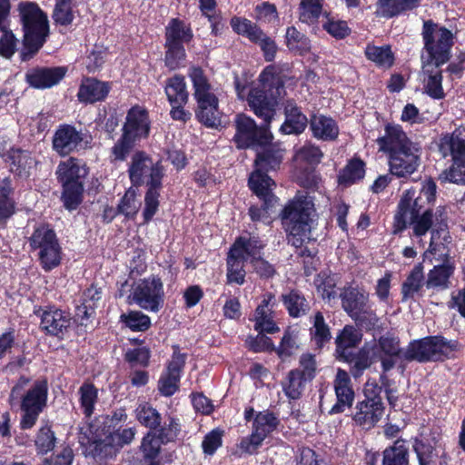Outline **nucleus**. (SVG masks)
Here are the masks:
<instances>
[{"mask_svg": "<svg viewBox=\"0 0 465 465\" xmlns=\"http://www.w3.org/2000/svg\"><path fill=\"white\" fill-rule=\"evenodd\" d=\"M71 323L70 314L54 307L45 310L41 315V327L51 335H63Z\"/></svg>", "mask_w": 465, "mask_h": 465, "instance_id": "nucleus-21", "label": "nucleus"}, {"mask_svg": "<svg viewBox=\"0 0 465 465\" xmlns=\"http://www.w3.org/2000/svg\"><path fill=\"white\" fill-rule=\"evenodd\" d=\"M367 58L380 66L390 67L393 64V54L390 46L368 45L365 49Z\"/></svg>", "mask_w": 465, "mask_h": 465, "instance_id": "nucleus-50", "label": "nucleus"}, {"mask_svg": "<svg viewBox=\"0 0 465 465\" xmlns=\"http://www.w3.org/2000/svg\"><path fill=\"white\" fill-rule=\"evenodd\" d=\"M42 268L45 272H49L56 268L62 260V248L59 242L45 248L41 252L36 254Z\"/></svg>", "mask_w": 465, "mask_h": 465, "instance_id": "nucleus-44", "label": "nucleus"}, {"mask_svg": "<svg viewBox=\"0 0 465 465\" xmlns=\"http://www.w3.org/2000/svg\"><path fill=\"white\" fill-rule=\"evenodd\" d=\"M165 94L170 104H186L188 102V92L184 77L174 75L167 80Z\"/></svg>", "mask_w": 465, "mask_h": 465, "instance_id": "nucleus-33", "label": "nucleus"}, {"mask_svg": "<svg viewBox=\"0 0 465 465\" xmlns=\"http://www.w3.org/2000/svg\"><path fill=\"white\" fill-rule=\"evenodd\" d=\"M419 5L420 0H377L376 14L381 17L391 18L413 10Z\"/></svg>", "mask_w": 465, "mask_h": 465, "instance_id": "nucleus-29", "label": "nucleus"}, {"mask_svg": "<svg viewBox=\"0 0 465 465\" xmlns=\"http://www.w3.org/2000/svg\"><path fill=\"white\" fill-rule=\"evenodd\" d=\"M189 77L193 83V96L197 104H219L218 97L202 68L192 67Z\"/></svg>", "mask_w": 465, "mask_h": 465, "instance_id": "nucleus-22", "label": "nucleus"}, {"mask_svg": "<svg viewBox=\"0 0 465 465\" xmlns=\"http://www.w3.org/2000/svg\"><path fill=\"white\" fill-rule=\"evenodd\" d=\"M219 104H197L196 117L208 127H216L221 124V113Z\"/></svg>", "mask_w": 465, "mask_h": 465, "instance_id": "nucleus-45", "label": "nucleus"}, {"mask_svg": "<svg viewBox=\"0 0 465 465\" xmlns=\"http://www.w3.org/2000/svg\"><path fill=\"white\" fill-rule=\"evenodd\" d=\"M264 243L255 236L249 238L240 237L238 238L230 252L232 255L238 256L243 261L248 259L252 260L260 256L261 250L264 247Z\"/></svg>", "mask_w": 465, "mask_h": 465, "instance_id": "nucleus-31", "label": "nucleus"}, {"mask_svg": "<svg viewBox=\"0 0 465 465\" xmlns=\"http://www.w3.org/2000/svg\"><path fill=\"white\" fill-rule=\"evenodd\" d=\"M382 465H409V450L402 440L383 451Z\"/></svg>", "mask_w": 465, "mask_h": 465, "instance_id": "nucleus-38", "label": "nucleus"}, {"mask_svg": "<svg viewBox=\"0 0 465 465\" xmlns=\"http://www.w3.org/2000/svg\"><path fill=\"white\" fill-rule=\"evenodd\" d=\"M421 35L427 53V56H421L422 62L434 63L436 65L447 63L450 57L453 34L432 21H425Z\"/></svg>", "mask_w": 465, "mask_h": 465, "instance_id": "nucleus-5", "label": "nucleus"}, {"mask_svg": "<svg viewBox=\"0 0 465 465\" xmlns=\"http://www.w3.org/2000/svg\"><path fill=\"white\" fill-rule=\"evenodd\" d=\"M87 171L80 161L69 158L59 163L56 175L64 187L63 201L66 209L74 210L81 202L84 185L82 179Z\"/></svg>", "mask_w": 465, "mask_h": 465, "instance_id": "nucleus-6", "label": "nucleus"}, {"mask_svg": "<svg viewBox=\"0 0 465 465\" xmlns=\"http://www.w3.org/2000/svg\"><path fill=\"white\" fill-rule=\"evenodd\" d=\"M162 441L155 432L149 431L143 439L141 449L145 458L154 459L160 452Z\"/></svg>", "mask_w": 465, "mask_h": 465, "instance_id": "nucleus-61", "label": "nucleus"}, {"mask_svg": "<svg viewBox=\"0 0 465 465\" xmlns=\"http://www.w3.org/2000/svg\"><path fill=\"white\" fill-rule=\"evenodd\" d=\"M8 161L11 171L21 176L27 175L35 163L28 151L21 149H11L8 153Z\"/></svg>", "mask_w": 465, "mask_h": 465, "instance_id": "nucleus-37", "label": "nucleus"}, {"mask_svg": "<svg viewBox=\"0 0 465 465\" xmlns=\"http://www.w3.org/2000/svg\"><path fill=\"white\" fill-rule=\"evenodd\" d=\"M251 190L262 199L267 206L274 205L276 197L272 193L275 183L263 172L255 170L249 178Z\"/></svg>", "mask_w": 465, "mask_h": 465, "instance_id": "nucleus-25", "label": "nucleus"}, {"mask_svg": "<svg viewBox=\"0 0 465 465\" xmlns=\"http://www.w3.org/2000/svg\"><path fill=\"white\" fill-rule=\"evenodd\" d=\"M309 381L298 371L292 370L282 382V391L289 399L297 400L302 395Z\"/></svg>", "mask_w": 465, "mask_h": 465, "instance_id": "nucleus-35", "label": "nucleus"}, {"mask_svg": "<svg viewBox=\"0 0 465 465\" xmlns=\"http://www.w3.org/2000/svg\"><path fill=\"white\" fill-rule=\"evenodd\" d=\"M129 303L140 308L158 312L163 305L164 291L162 280L155 275L140 279L132 284L128 296Z\"/></svg>", "mask_w": 465, "mask_h": 465, "instance_id": "nucleus-7", "label": "nucleus"}, {"mask_svg": "<svg viewBox=\"0 0 465 465\" xmlns=\"http://www.w3.org/2000/svg\"><path fill=\"white\" fill-rule=\"evenodd\" d=\"M161 185H148V190L144 197L143 218L145 222H149L156 213L159 206V190Z\"/></svg>", "mask_w": 465, "mask_h": 465, "instance_id": "nucleus-56", "label": "nucleus"}, {"mask_svg": "<svg viewBox=\"0 0 465 465\" xmlns=\"http://www.w3.org/2000/svg\"><path fill=\"white\" fill-rule=\"evenodd\" d=\"M135 417L142 425L150 429H155L161 423V414L147 402L140 403L137 406Z\"/></svg>", "mask_w": 465, "mask_h": 465, "instance_id": "nucleus-42", "label": "nucleus"}, {"mask_svg": "<svg viewBox=\"0 0 465 465\" xmlns=\"http://www.w3.org/2000/svg\"><path fill=\"white\" fill-rule=\"evenodd\" d=\"M379 151L386 154L390 172L397 177L414 173L421 160V147L412 142L399 124H387L384 134L376 140Z\"/></svg>", "mask_w": 465, "mask_h": 465, "instance_id": "nucleus-1", "label": "nucleus"}, {"mask_svg": "<svg viewBox=\"0 0 465 465\" xmlns=\"http://www.w3.org/2000/svg\"><path fill=\"white\" fill-rule=\"evenodd\" d=\"M307 123V117L296 104L288 101L285 104V122L282 124L281 130L286 134H298L305 130Z\"/></svg>", "mask_w": 465, "mask_h": 465, "instance_id": "nucleus-28", "label": "nucleus"}, {"mask_svg": "<svg viewBox=\"0 0 465 465\" xmlns=\"http://www.w3.org/2000/svg\"><path fill=\"white\" fill-rule=\"evenodd\" d=\"M361 331L352 325H346L336 337L337 352L347 359L346 351L356 347L361 341Z\"/></svg>", "mask_w": 465, "mask_h": 465, "instance_id": "nucleus-34", "label": "nucleus"}, {"mask_svg": "<svg viewBox=\"0 0 465 465\" xmlns=\"http://www.w3.org/2000/svg\"><path fill=\"white\" fill-rule=\"evenodd\" d=\"M141 206V203L137 198L136 191L130 188L126 191L124 195L118 204L119 213L124 214L127 217L134 216Z\"/></svg>", "mask_w": 465, "mask_h": 465, "instance_id": "nucleus-55", "label": "nucleus"}, {"mask_svg": "<svg viewBox=\"0 0 465 465\" xmlns=\"http://www.w3.org/2000/svg\"><path fill=\"white\" fill-rule=\"evenodd\" d=\"M110 91L107 83L94 78H87L80 85L77 96L81 102L95 103L104 100Z\"/></svg>", "mask_w": 465, "mask_h": 465, "instance_id": "nucleus-27", "label": "nucleus"}, {"mask_svg": "<svg viewBox=\"0 0 465 465\" xmlns=\"http://www.w3.org/2000/svg\"><path fill=\"white\" fill-rule=\"evenodd\" d=\"M243 260L229 252L227 259V280L230 283L243 284L245 271L243 269Z\"/></svg>", "mask_w": 465, "mask_h": 465, "instance_id": "nucleus-53", "label": "nucleus"}, {"mask_svg": "<svg viewBox=\"0 0 465 465\" xmlns=\"http://www.w3.org/2000/svg\"><path fill=\"white\" fill-rule=\"evenodd\" d=\"M424 284L423 267L420 263L414 266L401 286L402 301L413 299Z\"/></svg>", "mask_w": 465, "mask_h": 465, "instance_id": "nucleus-36", "label": "nucleus"}, {"mask_svg": "<svg viewBox=\"0 0 465 465\" xmlns=\"http://www.w3.org/2000/svg\"><path fill=\"white\" fill-rule=\"evenodd\" d=\"M128 173L134 185H141L145 182L147 185H162L163 166L160 163H153L143 152L133 154Z\"/></svg>", "mask_w": 465, "mask_h": 465, "instance_id": "nucleus-9", "label": "nucleus"}, {"mask_svg": "<svg viewBox=\"0 0 465 465\" xmlns=\"http://www.w3.org/2000/svg\"><path fill=\"white\" fill-rule=\"evenodd\" d=\"M414 451L419 460L420 465H436L438 451L431 443L422 440H416L413 444Z\"/></svg>", "mask_w": 465, "mask_h": 465, "instance_id": "nucleus-49", "label": "nucleus"}, {"mask_svg": "<svg viewBox=\"0 0 465 465\" xmlns=\"http://www.w3.org/2000/svg\"><path fill=\"white\" fill-rule=\"evenodd\" d=\"M6 21L4 20L0 30L3 35L0 38V55L5 58H11L16 49V38L14 34L7 30Z\"/></svg>", "mask_w": 465, "mask_h": 465, "instance_id": "nucleus-59", "label": "nucleus"}, {"mask_svg": "<svg viewBox=\"0 0 465 465\" xmlns=\"http://www.w3.org/2000/svg\"><path fill=\"white\" fill-rule=\"evenodd\" d=\"M322 10V0H301L299 19L302 23L313 25Z\"/></svg>", "mask_w": 465, "mask_h": 465, "instance_id": "nucleus-41", "label": "nucleus"}, {"mask_svg": "<svg viewBox=\"0 0 465 465\" xmlns=\"http://www.w3.org/2000/svg\"><path fill=\"white\" fill-rule=\"evenodd\" d=\"M18 11L24 30L23 61L29 60L45 44L49 34L47 16L39 6L31 2H22Z\"/></svg>", "mask_w": 465, "mask_h": 465, "instance_id": "nucleus-3", "label": "nucleus"}, {"mask_svg": "<svg viewBox=\"0 0 465 465\" xmlns=\"http://www.w3.org/2000/svg\"><path fill=\"white\" fill-rule=\"evenodd\" d=\"M322 153L318 146L306 143L296 151L295 159L297 162H304L310 164H317L321 162Z\"/></svg>", "mask_w": 465, "mask_h": 465, "instance_id": "nucleus-60", "label": "nucleus"}, {"mask_svg": "<svg viewBox=\"0 0 465 465\" xmlns=\"http://www.w3.org/2000/svg\"><path fill=\"white\" fill-rule=\"evenodd\" d=\"M456 348L455 342L448 341L442 337L430 336L411 342L403 351V358L420 362L439 361L450 356Z\"/></svg>", "mask_w": 465, "mask_h": 465, "instance_id": "nucleus-8", "label": "nucleus"}, {"mask_svg": "<svg viewBox=\"0 0 465 465\" xmlns=\"http://www.w3.org/2000/svg\"><path fill=\"white\" fill-rule=\"evenodd\" d=\"M64 74L65 71L62 67L37 68L28 71L25 74V78L30 86L45 89L58 84L64 76Z\"/></svg>", "mask_w": 465, "mask_h": 465, "instance_id": "nucleus-23", "label": "nucleus"}, {"mask_svg": "<svg viewBox=\"0 0 465 465\" xmlns=\"http://www.w3.org/2000/svg\"><path fill=\"white\" fill-rule=\"evenodd\" d=\"M440 66L434 63L422 62L421 74L424 75V88L426 93L434 99H440L444 96Z\"/></svg>", "mask_w": 465, "mask_h": 465, "instance_id": "nucleus-26", "label": "nucleus"}, {"mask_svg": "<svg viewBox=\"0 0 465 465\" xmlns=\"http://www.w3.org/2000/svg\"><path fill=\"white\" fill-rule=\"evenodd\" d=\"M278 424L279 420L272 412H259L254 418L251 436L242 441L241 448L246 452H254L264 439L276 430Z\"/></svg>", "mask_w": 465, "mask_h": 465, "instance_id": "nucleus-13", "label": "nucleus"}, {"mask_svg": "<svg viewBox=\"0 0 465 465\" xmlns=\"http://www.w3.org/2000/svg\"><path fill=\"white\" fill-rule=\"evenodd\" d=\"M120 319L126 327L134 331H143L151 326L150 317L139 311L124 313L120 316Z\"/></svg>", "mask_w": 465, "mask_h": 465, "instance_id": "nucleus-51", "label": "nucleus"}, {"mask_svg": "<svg viewBox=\"0 0 465 465\" xmlns=\"http://www.w3.org/2000/svg\"><path fill=\"white\" fill-rule=\"evenodd\" d=\"M286 44L290 50L302 54L311 48L309 39L295 27H289L286 32Z\"/></svg>", "mask_w": 465, "mask_h": 465, "instance_id": "nucleus-54", "label": "nucleus"}, {"mask_svg": "<svg viewBox=\"0 0 465 465\" xmlns=\"http://www.w3.org/2000/svg\"><path fill=\"white\" fill-rule=\"evenodd\" d=\"M438 234L439 231L431 232L430 246L429 249L425 252L424 255L427 256L428 253L436 254L437 252H440L443 263L434 266L433 269L429 272L426 286L428 289L439 288L444 290L449 288V280L454 272L455 265L449 259L448 252H445V246L443 244L436 243L435 241Z\"/></svg>", "mask_w": 465, "mask_h": 465, "instance_id": "nucleus-10", "label": "nucleus"}, {"mask_svg": "<svg viewBox=\"0 0 465 465\" xmlns=\"http://www.w3.org/2000/svg\"><path fill=\"white\" fill-rule=\"evenodd\" d=\"M368 298L366 292L351 287L341 293L342 308L351 318L361 324L369 320L370 325H375L378 318L371 311H369Z\"/></svg>", "mask_w": 465, "mask_h": 465, "instance_id": "nucleus-12", "label": "nucleus"}, {"mask_svg": "<svg viewBox=\"0 0 465 465\" xmlns=\"http://www.w3.org/2000/svg\"><path fill=\"white\" fill-rule=\"evenodd\" d=\"M80 405L84 414L90 417L98 401V390L92 383L84 382L78 390Z\"/></svg>", "mask_w": 465, "mask_h": 465, "instance_id": "nucleus-40", "label": "nucleus"}, {"mask_svg": "<svg viewBox=\"0 0 465 465\" xmlns=\"http://www.w3.org/2000/svg\"><path fill=\"white\" fill-rule=\"evenodd\" d=\"M165 64L172 70L180 66L185 59V50L182 44H165Z\"/></svg>", "mask_w": 465, "mask_h": 465, "instance_id": "nucleus-57", "label": "nucleus"}, {"mask_svg": "<svg viewBox=\"0 0 465 465\" xmlns=\"http://www.w3.org/2000/svg\"><path fill=\"white\" fill-rule=\"evenodd\" d=\"M276 304L275 296L267 292L262 296L261 303L254 313V329L259 332L273 333L279 331L272 319V309Z\"/></svg>", "mask_w": 465, "mask_h": 465, "instance_id": "nucleus-20", "label": "nucleus"}, {"mask_svg": "<svg viewBox=\"0 0 465 465\" xmlns=\"http://www.w3.org/2000/svg\"><path fill=\"white\" fill-rule=\"evenodd\" d=\"M58 242L55 232L48 225L37 226L29 238V245L38 254L45 248Z\"/></svg>", "mask_w": 465, "mask_h": 465, "instance_id": "nucleus-32", "label": "nucleus"}, {"mask_svg": "<svg viewBox=\"0 0 465 465\" xmlns=\"http://www.w3.org/2000/svg\"><path fill=\"white\" fill-rule=\"evenodd\" d=\"M282 159V154L280 151L264 150L257 154L255 170L263 172L264 173L270 170H274L280 165Z\"/></svg>", "mask_w": 465, "mask_h": 465, "instance_id": "nucleus-48", "label": "nucleus"}, {"mask_svg": "<svg viewBox=\"0 0 465 465\" xmlns=\"http://www.w3.org/2000/svg\"><path fill=\"white\" fill-rule=\"evenodd\" d=\"M11 184L8 179L0 183V219H6L14 213V202L9 197Z\"/></svg>", "mask_w": 465, "mask_h": 465, "instance_id": "nucleus-58", "label": "nucleus"}, {"mask_svg": "<svg viewBox=\"0 0 465 465\" xmlns=\"http://www.w3.org/2000/svg\"><path fill=\"white\" fill-rule=\"evenodd\" d=\"M313 341L315 343L322 347L323 344L330 341L331 332L328 325L324 322V318L321 312H317L313 322L312 331Z\"/></svg>", "mask_w": 465, "mask_h": 465, "instance_id": "nucleus-62", "label": "nucleus"}, {"mask_svg": "<svg viewBox=\"0 0 465 465\" xmlns=\"http://www.w3.org/2000/svg\"><path fill=\"white\" fill-rule=\"evenodd\" d=\"M312 212L313 203L308 196H298L285 207L282 221L289 243L300 247L310 238Z\"/></svg>", "mask_w": 465, "mask_h": 465, "instance_id": "nucleus-4", "label": "nucleus"}, {"mask_svg": "<svg viewBox=\"0 0 465 465\" xmlns=\"http://www.w3.org/2000/svg\"><path fill=\"white\" fill-rule=\"evenodd\" d=\"M149 132L150 121L147 111L139 106L132 107L127 113L123 134L136 141L147 137Z\"/></svg>", "mask_w": 465, "mask_h": 465, "instance_id": "nucleus-17", "label": "nucleus"}, {"mask_svg": "<svg viewBox=\"0 0 465 465\" xmlns=\"http://www.w3.org/2000/svg\"><path fill=\"white\" fill-rule=\"evenodd\" d=\"M364 163L361 160L354 159L349 162L339 175V183L350 185L364 177Z\"/></svg>", "mask_w": 465, "mask_h": 465, "instance_id": "nucleus-43", "label": "nucleus"}, {"mask_svg": "<svg viewBox=\"0 0 465 465\" xmlns=\"http://www.w3.org/2000/svg\"><path fill=\"white\" fill-rule=\"evenodd\" d=\"M310 128L314 137L324 141L334 140L339 134L336 122L322 114H315L312 117Z\"/></svg>", "mask_w": 465, "mask_h": 465, "instance_id": "nucleus-30", "label": "nucleus"}, {"mask_svg": "<svg viewBox=\"0 0 465 465\" xmlns=\"http://www.w3.org/2000/svg\"><path fill=\"white\" fill-rule=\"evenodd\" d=\"M440 179L453 183H465V163H456L440 173Z\"/></svg>", "mask_w": 465, "mask_h": 465, "instance_id": "nucleus-64", "label": "nucleus"}, {"mask_svg": "<svg viewBox=\"0 0 465 465\" xmlns=\"http://www.w3.org/2000/svg\"><path fill=\"white\" fill-rule=\"evenodd\" d=\"M247 101L255 115L262 118L268 125L275 114L276 96L272 94L268 95L266 90L255 87L250 90Z\"/></svg>", "mask_w": 465, "mask_h": 465, "instance_id": "nucleus-16", "label": "nucleus"}, {"mask_svg": "<svg viewBox=\"0 0 465 465\" xmlns=\"http://www.w3.org/2000/svg\"><path fill=\"white\" fill-rule=\"evenodd\" d=\"M193 37L190 28L178 20L172 19L165 29V44H183Z\"/></svg>", "mask_w": 465, "mask_h": 465, "instance_id": "nucleus-39", "label": "nucleus"}, {"mask_svg": "<svg viewBox=\"0 0 465 465\" xmlns=\"http://www.w3.org/2000/svg\"><path fill=\"white\" fill-rule=\"evenodd\" d=\"M337 403L331 408V413L343 411L344 407L351 405L354 399V391L351 386V379L348 373L339 369L334 381Z\"/></svg>", "mask_w": 465, "mask_h": 465, "instance_id": "nucleus-24", "label": "nucleus"}, {"mask_svg": "<svg viewBox=\"0 0 465 465\" xmlns=\"http://www.w3.org/2000/svg\"><path fill=\"white\" fill-rule=\"evenodd\" d=\"M84 134L70 124H62L53 136V149L64 156L77 150L84 141Z\"/></svg>", "mask_w": 465, "mask_h": 465, "instance_id": "nucleus-18", "label": "nucleus"}, {"mask_svg": "<svg viewBox=\"0 0 465 465\" xmlns=\"http://www.w3.org/2000/svg\"><path fill=\"white\" fill-rule=\"evenodd\" d=\"M236 133L233 141L240 149L249 148L255 144L266 143L271 134L266 127H258L252 118L245 114H238L235 118Z\"/></svg>", "mask_w": 465, "mask_h": 465, "instance_id": "nucleus-11", "label": "nucleus"}, {"mask_svg": "<svg viewBox=\"0 0 465 465\" xmlns=\"http://www.w3.org/2000/svg\"><path fill=\"white\" fill-rule=\"evenodd\" d=\"M384 408L381 398L375 395L366 396V399L359 402L353 415V420L363 429H371L381 419Z\"/></svg>", "mask_w": 465, "mask_h": 465, "instance_id": "nucleus-15", "label": "nucleus"}, {"mask_svg": "<svg viewBox=\"0 0 465 465\" xmlns=\"http://www.w3.org/2000/svg\"><path fill=\"white\" fill-rule=\"evenodd\" d=\"M91 446L93 456L99 460L113 458L119 450L109 432L104 439L95 440Z\"/></svg>", "mask_w": 465, "mask_h": 465, "instance_id": "nucleus-47", "label": "nucleus"}, {"mask_svg": "<svg viewBox=\"0 0 465 465\" xmlns=\"http://www.w3.org/2000/svg\"><path fill=\"white\" fill-rule=\"evenodd\" d=\"M100 300V290L94 286L88 288L83 294V303L77 307V315L82 319L91 317L94 312L97 302Z\"/></svg>", "mask_w": 465, "mask_h": 465, "instance_id": "nucleus-46", "label": "nucleus"}, {"mask_svg": "<svg viewBox=\"0 0 465 465\" xmlns=\"http://www.w3.org/2000/svg\"><path fill=\"white\" fill-rule=\"evenodd\" d=\"M48 386L45 381H37L33 384L30 379L22 376L13 386L8 401L10 405H20L23 415L20 425L24 430L31 429L46 406Z\"/></svg>", "mask_w": 465, "mask_h": 465, "instance_id": "nucleus-2", "label": "nucleus"}, {"mask_svg": "<svg viewBox=\"0 0 465 465\" xmlns=\"http://www.w3.org/2000/svg\"><path fill=\"white\" fill-rule=\"evenodd\" d=\"M282 299L286 309L292 317H299L305 314L309 309V304L305 298L301 296L297 292L292 291L283 295Z\"/></svg>", "mask_w": 465, "mask_h": 465, "instance_id": "nucleus-52", "label": "nucleus"}, {"mask_svg": "<svg viewBox=\"0 0 465 465\" xmlns=\"http://www.w3.org/2000/svg\"><path fill=\"white\" fill-rule=\"evenodd\" d=\"M439 151L443 157L450 156L456 163H465V128L460 126L442 135Z\"/></svg>", "mask_w": 465, "mask_h": 465, "instance_id": "nucleus-19", "label": "nucleus"}, {"mask_svg": "<svg viewBox=\"0 0 465 465\" xmlns=\"http://www.w3.org/2000/svg\"><path fill=\"white\" fill-rule=\"evenodd\" d=\"M426 202L421 196L416 195L415 190H408L402 195L398 212L394 216V232L404 230L410 221L413 220L425 207Z\"/></svg>", "mask_w": 465, "mask_h": 465, "instance_id": "nucleus-14", "label": "nucleus"}, {"mask_svg": "<svg viewBox=\"0 0 465 465\" xmlns=\"http://www.w3.org/2000/svg\"><path fill=\"white\" fill-rule=\"evenodd\" d=\"M181 431V424L179 419L169 416L164 424L158 430V436L162 441H173Z\"/></svg>", "mask_w": 465, "mask_h": 465, "instance_id": "nucleus-63", "label": "nucleus"}]
</instances>
